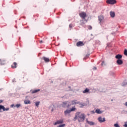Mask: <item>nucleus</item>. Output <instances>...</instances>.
I'll list each match as a JSON object with an SVG mask.
<instances>
[{"label": "nucleus", "instance_id": "obj_37", "mask_svg": "<svg viewBox=\"0 0 127 127\" xmlns=\"http://www.w3.org/2000/svg\"><path fill=\"white\" fill-rule=\"evenodd\" d=\"M125 106H126V107H127V102L125 103Z\"/></svg>", "mask_w": 127, "mask_h": 127}, {"label": "nucleus", "instance_id": "obj_16", "mask_svg": "<svg viewBox=\"0 0 127 127\" xmlns=\"http://www.w3.org/2000/svg\"><path fill=\"white\" fill-rule=\"evenodd\" d=\"M24 103L25 105H27V104H31V102L30 100L26 99L24 101Z\"/></svg>", "mask_w": 127, "mask_h": 127}, {"label": "nucleus", "instance_id": "obj_2", "mask_svg": "<svg viewBox=\"0 0 127 127\" xmlns=\"http://www.w3.org/2000/svg\"><path fill=\"white\" fill-rule=\"evenodd\" d=\"M80 17L82 18V20H81L80 25H84L86 22H88V20L86 19L87 17V13L86 12L82 11L79 13Z\"/></svg>", "mask_w": 127, "mask_h": 127}, {"label": "nucleus", "instance_id": "obj_17", "mask_svg": "<svg viewBox=\"0 0 127 127\" xmlns=\"http://www.w3.org/2000/svg\"><path fill=\"white\" fill-rule=\"evenodd\" d=\"M99 20L100 21V22H102L103 21V20L104 19V16H99L98 17Z\"/></svg>", "mask_w": 127, "mask_h": 127}, {"label": "nucleus", "instance_id": "obj_23", "mask_svg": "<svg viewBox=\"0 0 127 127\" xmlns=\"http://www.w3.org/2000/svg\"><path fill=\"white\" fill-rule=\"evenodd\" d=\"M69 110L71 111V112H74V111L76 110V108H75V107H73L71 109V110Z\"/></svg>", "mask_w": 127, "mask_h": 127}, {"label": "nucleus", "instance_id": "obj_29", "mask_svg": "<svg viewBox=\"0 0 127 127\" xmlns=\"http://www.w3.org/2000/svg\"><path fill=\"white\" fill-rule=\"evenodd\" d=\"M20 104H16V105H15V107H16V108H19V107H20Z\"/></svg>", "mask_w": 127, "mask_h": 127}, {"label": "nucleus", "instance_id": "obj_36", "mask_svg": "<svg viewBox=\"0 0 127 127\" xmlns=\"http://www.w3.org/2000/svg\"><path fill=\"white\" fill-rule=\"evenodd\" d=\"M93 69H94V70H97V67H94L93 68Z\"/></svg>", "mask_w": 127, "mask_h": 127}, {"label": "nucleus", "instance_id": "obj_14", "mask_svg": "<svg viewBox=\"0 0 127 127\" xmlns=\"http://www.w3.org/2000/svg\"><path fill=\"white\" fill-rule=\"evenodd\" d=\"M86 122L88 125H90V126H94L95 125V123L93 122H90L88 121V119H86Z\"/></svg>", "mask_w": 127, "mask_h": 127}, {"label": "nucleus", "instance_id": "obj_32", "mask_svg": "<svg viewBox=\"0 0 127 127\" xmlns=\"http://www.w3.org/2000/svg\"><path fill=\"white\" fill-rule=\"evenodd\" d=\"M124 127H127V123H126L124 125Z\"/></svg>", "mask_w": 127, "mask_h": 127}, {"label": "nucleus", "instance_id": "obj_25", "mask_svg": "<svg viewBox=\"0 0 127 127\" xmlns=\"http://www.w3.org/2000/svg\"><path fill=\"white\" fill-rule=\"evenodd\" d=\"M40 104V102L39 101L36 102V106L38 107Z\"/></svg>", "mask_w": 127, "mask_h": 127}, {"label": "nucleus", "instance_id": "obj_42", "mask_svg": "<svg viewBox=\"0 0 127 127\" xmlns=\"http://www.w3.org/2000/svg\"><path fill=\"white\" fill-rule=\"evenodd\" d=\"M52 112H53V109L52 110Z\"/></svg>", "mask_w": 127, "mask_h": 127}, {"label": "nucleus", "instance_id": "obj_12", "mask_svg": "<svg viewBox=\"0 0 127 127\" xmlns=\"http://www.w3.org/2000/svg\"><path fill=\"white\" fill-rule=\"evenodd\" d=\"M79 104V102L77 100H74L71 101V105H77Z\"/></svg>", "mask_w": 127, "mask_h": 127}, {"label": "nucleus", "instance_id": "obj_39", "mask_svg": "<svg viewBox=\"0 0 127 127\" xmlns=\"http://www.w3.org/2000/svg\"><path fill=\"white\" fill-rule=\"evenodd\" d=\"M2 103V100H0V104H1Z\"/></svg>", "mask_w": 127, "mask_h": 127}, {"label": "nucleus", "instance_id": "obj_6", "mask_svg": "<svg viewBox=\"0 0 127 127\" xmlns=\"http://www.w3.org/2000/svg\"><path fill=\"white\" fill-rule=\"evenodd\" d=\"M98 121L99 123H105V122H106V119H105V118H102L100 117L98 118Z\"/></svg>", "mask_w": 127, "mask_h": 127}, {"label": "nucleus", "instance_id": "obj_41", "mask_svg": "<svg viewBox=\"0 0 127 127\" xmlns=\"http://www.w3.org/2000/svg\"><path fill=\"white\" fill-rule=\"evenodd\" d=\"M86 59V57L83 59V60H85Z\"/></svg>", "mask_w": 127, "mask_h": 127}, {"label": "nucleus", "instance_id": "obj_8", "mask_svg": "<svg viewBox=\"0 0 127 127\" xmlns=\"http://www.w3.org/2000/svg\"><path fill=\"white\" fill-rule=\"evenodd\" d=\"M116 62L118 65H123V64L124 63V62H123V60H118Z\"/></svg>", "mask_w": 127, "mask_h": 127}, {"label": "nucleus", "instance_id": "obj_22", "mask_svg": "<svg viewBox=\"0 0 127 127\" xmlns=\"http://www.w3.org/2000/svg\"><path fill=\"white\" fill-rule=\"evenodd\" d=\"M110 15H111V17H115V14L114 12L111 11Z\"/></svg>", "mask_w": 127, "mask_h": 127}, {"label": "nucleus", "instance_id": "obj_10", "mask_svg": "<svg viewBox=\"0 0 127 127\" xmlns=\"http://www.w3.org/2000/svg\"><path fill=\"white\" fill-rule=\"evenodd\" d=\"M60 124H63V120H61L56 122L55 123V126H56V125H60Z\"/></svg>", "mask_w": 127, "mask_h": 127}, {"label": "nucleus", "instance_id": "obj_7", "mask_svg": "<svg viewBox=\"0 0 127 127\" xmlns=\"http://www.w3.org/2000/svg\"><path fill=\"white\" fill-rule=\"evenodd\" d=\"M115 58L118 59V60H121L123 58V56L122 55L118 54L115 56Z\"/></svg>", "mask_w": 127, "mask_h": 127}, {"label": "nucleus", "instance_id": "obj_28", "mask_svg": "<svg viewBox=\"0 0 127 127\" xmlns=\"http://www.w3.org/2000/svg\"><path fill=\"white\" fill-rule=\"evenodd\" d=\"M115 127H120V125H119L118 124H114Z\"/></svg>", "mask_w": 127, "mask_h": 127}, {"label": "nucleus", "instance_id": "obj_38", "mask_svg": "<svg viewBox=\"0 0 127 127\" xmlns=\"http://www.w3.org/2000/svg\"><path fill=\"white\" fill-rule=\"evenodd\" d=\"M11 107H12H12H14V104L11 105Z\"/></svg>", "mask_w": 127, "mask_h": 127}, {"label": "nucleus", "instance_id": "obj_15", "mask_svg": "<svg viewBox=\"0 0 127 127\" xmlns=\"http://www.w3.org/2000/svg\"><path fill=\"white\" fill-rule=\"evenodd\" d=\"M71 113V111L70 110H66L64 111V116H67V115L70 114Z\"/></svg>", "mask_w": 127, "mask_h": 127}, {"label": "nucleus", "instance_id": "obj_3", "mask_svg": "<svg viewBox=\"0 0 127 127\" xmlns=\"http://www.w3.org/2000/svg\"><path fill=\"white\" fill-rule=\"evenodd\" d=\"M106 2L109 4H115L117 3V1L116 0H107Z\"/></svg>", "mask_w": 127, "mask_h": 127}, {"label": "nucleus", "instance_id": "obj_31", "mask_svg": "<svg viewBox=\"0 0 127 127\" xmlns=\"http://www.w3.org/2000/svg\"><path fill=\"white\" fill-rule=\"evenodd\" d=\"M88 29H92V26H88Z\"/></svg>", "mask_w": 127, "mask_h": 127}, {"label": "nucleus", "instance_id": "obj_1", "mask_svg": "<svg viewBox=\"0 0 127 127\" xmlns=\"http://www.w3.org/2000/svg\"><path fill=\"white\" fill-rule=\"evenodd\" d=\"M86 119V116L84 114L80 113V112H77L74 117V120H78V122H82L85 121Z\"/></svg>", "mask_w": 127, "mask_h": 127}, {"label": "nucleus", "instance_id": "obj_40", "mask_svg": "<svg viewBox=\"0 0 127 127\" xmlns=\"http://www.w3.org/2000/svg\"><path fill=\"white\" fill-rule=\"evenodd\" d=\"M91 113H93V114H95V112H94V111H91Z\"/></svg>", "mask_w": 127, "mask_h": 127}, {"label": "nucleus", "instance_id": "obj_11", "mask_svg": "<svg viewBox=\"0 0 127 127\" xmlns=\"http://www.w3.org/2000/svg\"><path fill=\"white\" fill-rule=\"evenodd\" d=\"M42 59L45 61V62H49L50 61V60H49V58H46L45 57H43Z\"/></svg>", "mask_w": 127, "mask_h": 127}, {"label": "nucleus", "instance_id": "obj_18", "mask_svg": "<svg viewBox=\"0 0 127 127\" xmlns=\"http://www.w3.org/2000/svg\"><path fill=\"white\" fill-rule=\"evenodd\" d=\"M5 64V61L0 59V65H4Z\"/></svg>", "mask_w": 127, "mask_h": 127}, {"label": "nucleus", "instance_id": "obj_43", "mask_svg": "<svg viewBox=\"0 0 127 127\" xmlns=\"http://www.w3.org/2000/svg\"><path fill=\"white\" fill-rule=\"evenodd\" d=\"M89 114H88V116H89Z\"/></svg>", "mask_w": 127, "mask_h": 127}, {"label": "nucleus", "instance_id": "obj_5", "mask_svg": "<svg viewBox=\"0 0 127 127\" xmlns=\"http://www.w3.org/2000/svg\"><path fill=\"white\" fill-rule=\"evenodd\" d=\"M84 42H82V41H79L77 43H76V46H77V47H80L81 46H84Z\"/></svg>", "mask_w": 127, "mask_h": 127}, {"label": "nucleus", "instance_id": "obj_35", "mask_svg": "<svg viewBox=\"0 0 127 127\" xmlns=\"http://www.w3.org/2000/svg\"><path fill=\"white\" fill-rule=\"evenodd\" d=\"M40 43H43V41L42 40L40 41Z\"/></svg>", "mask_w": 127, "mask_h": 127}, {"label": "nucleus", "instance_id": "obj_27", "mask_svg": "<svg viewBox=\"0 0 127 127\" xmlns=\"http://www.w3.org/2000/svg\"><path fill=\"white\" fill-rule=\"evenodd\" d=\"M65 127V124H62V125H59L57 127Z\"/></svg>", "mask_w": 127, "mask_h": 127}, {"label": "nucleus", "instance_id": "obj_30", "mask_svg": "<svg viewBox=\"0 0 127 127\" xmlns=\"http://www.w3.org/2000/svg\"><path fill=\"white\" fill-rule=\"evenodd\" d=\"M101 65L103 66V65H105V62H102Z\"/></svg>", "mask_w": 127, "mask_h": 127}, {"label": "nucleus", "instance_id": "obj_13", "mask_svg": "<svg viewBox=\"0 0 127 127\" xmlns=\"http://www.w3.org/2000/svg\"><path fill=\"white\" fill-rule=\"evenodd\" d=\"M67 103H68V102H63V104L61 105L62 107L63 108H66V107H67Z\"/></svg>", "mask_w": 127, "mask_h": 127}, {"label": "nucleus", "instance_id": "obj_4", "mask_svg": "<svg viewBox=\"0 0 127 127\" xmlns=\"http://www.w3.org/2000/svg\"><path fill=\"white\" fill-rule=\"evenodd\" d=\"M1 110H3V112H4L5 111H9V108H5L4 107V106H3L2 105H0V113L1 112H2Z\"/></svg>", "mask_w": 127, "mask_h": 127}, {"label": "nucleus", "instance_id": "obj_33", "mask_svg": "<svg viewBox=\"0 0 127 127\" xmlns=\"http://www.w3.org/2000/svg\"><path fill=\"white\" fill-rule=\"evenodd\" d=\"M90 56V54H87L86 56V57H89Z\"/></svg>", "mask_w": 127, "mask_h": 127}, {"label": "nucleus", "instance_id": "obj_20", "mask_svg": "<svg viewBox=\"0 0 127 127\" xmlns=\"http://www.w3.org/2000/svg\"><path fill=\"white\" fill-rule=\"evenodd\" d=\"M95 113H96V114H102L103 112L101 111L100 109H96L95 111Z\"/></svg>", "mask_w": 127, "mask_h": 127}, {"label": "nucleus", "instance_id": "obj_34", "mask_svg": "<svg viewBox=\"0 0 127 127\" xmlns=\"http://www.w3.org/2000/svg\"><path fill=\"white\" fill-rule=\"evenodd\" d=\"M69 26L70 28H72V24H69Z\"/></svg>", "mask_w": 127, "mask_h": 127}, {"label": "nucleus", "instance_id": "obj_21", "mask_svg": "<svg viewBox=\"0 0 127 127\" xmlns=\"http://www.w3.org/2000/svg\"><path fill=\"white\" fill-rule=\"evenodd\" d=\"M90 90L88 88H86L85 90L83 91V94H86V93H89Z\"/></svg>", "mask_w": 127, "mask_h": 127}, {"label": "nucleus", "instance_id": "obj_24", "mask_svg": "<svg viewBox=\"0 0 127 127\" xmlns=\"http://www.w3.org/2000/svg\"><path fill=\"white\" fill-rule=\"evenodd\" d=\"M124 55H125L126 56H127V49H125V50H124Z\"/></svg>", "mask_w": 127, "mask_h": 127}, {"label": "nucleus", "instance_id": "obj_26", "mask_svg": "<svg viewBox=\"0 0 127 127\" xmlns=\"http://www.w3.org/2000/svg\"><path fill=\"white\" fill-rule=\"evenodd\" d=\"M79 105H80L81 108H82V107H84V106H85V103H80Z\"/></svg>", "mask_w": 127, "mask_h": 127}, {"label": "nucleus", "instance_id": "obj_9", "mask_svg": "<svg viewBox=\"0 0 127 127\" xmlns=\"http://www.w3.org/2000/svg\"><path fill=\"white\" fill-rule=\"evenodd\" d=\"M17 64L15 62H14L13 64L11 65V67L12 69H15L17 67Z\"/></svg>", "mask_w": 127, "mask_h": 127}, {"label": "nucleus", "instance_id": "obj_19", "mask_svg": "<svg viewBox=\"0 0 127 127\" xmlns=\"http://www.w3.org/2000/svg\"><path fill=\"white\" fill-rule=\"evenodd\" d=\"M40 89H35L32 91V94H35V93H37L38 92H40Z\"/></svg>", "mask_w": 127, "mask_h": 127}]
</instances>
